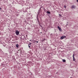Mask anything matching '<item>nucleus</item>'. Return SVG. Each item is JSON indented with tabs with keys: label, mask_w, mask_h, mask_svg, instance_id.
I'll use <instances>...</instances> for the list:
<instances>
[{
	"label": "nucleus",
	"mask_w": 78,
	"mask_h": 78,
	"mask_svg": "<svg viewBox=\"0 0 78 78\" xmlns=\"http://www.w3.org/2000/svg\"><path fill=\"white\" fill-rule=\"evenodd\" d=\"M14 48H10L9 49V53H12V51H14Z\"/></svg>",
	"instance_id": "nucleus-1"
},
{
	"label": "nucleus",
	"mask_w": 78,
	"mask_h": 78,
	"mask_svg": "<svg viewBox=\"0 0 78 78\" xmlns=\"http://www.w3.org/2000/svg\"><path fill=\"white\" fill-rule=\"evenodd\" d=\"M26 16L27 17H32V15H31V14H27L26 15Z\"/></svg>",
	"instance_id": "nucleus-2"
},
{
	"label": "nucleus",
	"mask_w": 78,
	"mask_h": 78,
	"mask_svg": "<svg viewBox=\"0 0 78 78\" xmlns=\"http://www.w3.org/2000/svg\"><path fill=\"white\" fill-rule=\"evenodd\" d=\"M39 15V13H38V14L37 15V19L39 23V18H38V15Z\"/></svg>",
	"instance_id": "nucleus-3"
},
{
	"label": "nucleus",
	"mask_w": 78,
	"mask_h": 78,
	"mask_svg": "<svg viewBox=\"0 0 78 78\" xmlns=\"http://www.w3.org/2000/svg\"><path fill=\"white\" fill-rule=\"evenodd\" d=\"M15 33L17 36H18L19 34V31H18V30H16L15 32Z\"/></svg>",
	"instance_id": "nucleus-4"
},
{
	"label": "nucleus",
	"mask_w": 78,
	"mask_h": 78,
	"mask_svg": "<svg viewBox=\"0 0 78 78\" xmlns=\"http://www.w3.org/2000/svg\"><path fill=\"white\" fill-rule=\"evenodd\" d=\"M57 28H58V29L59 31H62V29H61V28L59 27V26H58Z\"/></svg>",
	"instance_id": "nucleus-5"
},
{
	"label": "nucleus",
	"mask_w": 78,
	"mask_h": 78,
	"mask_svg": "<svg viewBox=\"0 0 78 78\" xmlns=\"http://www.w3.org/2000/svg\"><path fill=\"white\" fill-rule=\"evenodd\" d=\"M72 8H73V9H75L76 8V6L73 5L71 7Z\"/></svg>",
	"instance_id": "nucleus-6"
},
{
	"label": "nucleus",
	"mask_w": 78,
	"mask_h": 78,
	"mask_svg": "<svg viewBox=\"0 0 78 78\" xmlns=\"http://www.w3.org/2000/svg\"><path fill=\"white\" fill-rule=\"evenodd\" d=\"M66 37V36H63L62 37H61V39H64V38Z\"/></svg>",
	"instance_id": "nucleus-7"
},
{
	"label": "nucleus",
	"mask_w": 78,
	"mask_h": 78,
	"mask_svg": "<svg viewBox=\"0 0 78 78\" xmlns=\"http://www.w3.org/2000/svg\"><path fill=\"white\" fill-rule=\"evenodd\" d=\"M6 47L7 48H8L9 49H10L11 47V46H9V45H7Z\"/></svg>",
	"instance_id": "nucleus-8"
},
{
	"label": "nucleus",
	"mask_w": 78,
	"mask_h": 78,
	"mask_svg": "<svg viewBox=\"0 0 78 78\" xmlns=\"http://www.w3.org/2000/svg\"><path fill=\"white\" fill-rule=\"evenodd\" d=\"M30 18H31L30 17H28L26 18V19L27 21H29V19H30Z\"/></svg>",
	"instance_id": "nucleus-9"
},
{
	"label": "nucleus",
	"mask_w": 78,
	"mask_h": 78,
	"mask_svg": "<svg viewBox=\"0 0 78 78\" xmlns=\"http://www.w3.org/2000/svg\"><path fill=\"white\" fill-rule=\"evenodd\" d=\"M31 45V43H30L29 44H28V47L29 48H30Z\"/></svg>",
	"instance_id": "nucleus-10"
},
{
	"label": "nucleus",
	"mask_w": 78,
	"mask_h": 78,
	"mask_svg": "<svg viewBox=\"0 0 78 78\" xmlns=\"http://www.w3.org/2000/svg\"><path fill=\"white\" fill-rule=\"evenodd\" d=\"M73 61H75V57H74V54H73Z\"/></svg>",
	"instance_id": "nucleus-11"
},
{
	"label": "nucleus",
	"mask_w": 78,
	"mask_h": 78,
	"mask_svg": "<svg viewBox=\"0 0 78 78\" xmlns=\"http://www.w3.org/2000/svg\"><path fill=\"white\" fill-rule=\"evenodd\" d=\"M19 15V12H16V16H18Z\"/></svg>",
	"instance_id": "nucleus-12"
},
{
	"label": "nucleus",
	"mask_w": 78,
	"mask_h": 78,
	"mask_svg": "<svg viewBox=\"0 0 78 78\" xmlns=\"http://www.w3.org/2000/svg\"><path fill=\"white\" fill-rule=\"evenodd\" d=\"M41 9V8H40V10L38 11V14H39V13H40V11Z\"/></svg>",
	"instance_id": "nucleus-13"
},
{
	"label": "nucleus",
	"mask_w": 78,
	"mask_h": 78,
	"mask_svg": "<svg viewBox=\"0 0 78 78\" xmlns=\"http://www.w3.org/2000/svg\"><path fill=\"white\" fill-rule=\"evenodd\" d=\"M39 25L40 27H41V28H43V27H42V25H41L40 23H39Z\"/></svg>",
	"instance_id": "nucleus-14"
},
{
	"label": "nucleus",
	"mask_w": 78,
	"mask_h": 78,
	"mask_svg": "<svg viewBox=\"0 0 78 78\" xmlns=\"http://www.w3.org/2000/svg\"><path fill=\"white\" fill-rule=\"evenodd\" d=\"M62 61L63 62H66V61L65 60V59H62Z\"/></svg>",
	"instance_id": "nucleus-15"
},
{
	"label": "nucleus",
	"mask_w": 78,
	"mask_h": 78,
	"mask_svg": "<svg viewBox=\"0 0 78 78\" xmlns=\"http://www.w3.org/2000/svg\"><path fill=\"white\" fill-rule=\"evenodd\" d=\"M45 41V39H44L43 40H42L41 42H44V41Z\"/></svg>",
	"instance_id": "nucleus-16"
},
{
	"label": "nucleus",
	"mask_w": 78,
	"mask_h": 78,
	"mask_svg": "<svg viewBox=\"0 0 78 78\" xmlns=\"http://www.w3.org/2000/svg\"><path fill=\"white\" fill-rule=\"evenodd\" d=\"M16 47H17V48H19V44H16Z\"/></svg>",
	"instance_id": "nucleus-17"
},
{
	"label": "nucleus",
	"mask_w": 78,
	"mask_h": 78,
	"mask_svg": "<svg viewBox=\"0 0 78 78\" xmlns=\"http://www.w3.org/2000/svg\"><path fill=\"white\" fill-rule=\"evenodd\" d=\"M23 11L24 12H27V10H24Z\"/></svg>",
	"instance_id": "nucleus-18"
},
{
	"label": "nucleus",
	"mask_w": 78,
	"mask_h": 78,
	"mask_svg": "<svg viewBox=\"0 0 78 78\" xmlns=\"http://www.w3.org/2000/svg\"><path fill=\"white\" fill-rule=\"evenodd\" d=\"M47 13H48V14H50V12H49L48 11L47 12Z\"/></svg>",
	"instance_id": "nucleus-19"
},
{
	"label": "nucleus",
	"mask_w": 78,
	"mask_h": 78,
	"mask_svg": "<svg viewBox=\"0 0 78 78\" xmlns=\"http://www.w3.org/2000/svg\"><path fill=\"white\" fill-rule=\"evenodd\" d=\"M10 12H12V11L11 10H10Z\"/></svg>",
	"instance_id": "nucleus-20"
},
{
	"label": "nucleus",
	"mask_w": 78,
	"mask_h": 78,
	"mask_svg": "<svg viewBox=\"0 0 78 78\" xmlns=\"http://www.w3.org/2000/svg\"><path fill=\"white\" fill-rule=\"evenodd\" d=\"M52 35H53L52 34H50L51 36H52Z\"/></svg>",
	"instance_id": "nucleus-21"
},
{
	"label": "nucleus",
	"mask_w": 78,
	"mask_h": 78,
	"mask_svg": "<svg viewBox=\"0 0 78 78\" xmlns=\"http://www.w3.org/2000/svg\"><path fill=\"white\" fill-rule=\"evenodd\" d=\"M3 64V65H2V66H3V67H4V66H5V65H4V64Z\"/></svg>",
	"instance_id": "nucleus-22"
},
{
	"label": "nucleus",
	"mask_w": 78,
	"mask_h": 78,
	"mask_svg": "<svg viewBox=\"0 0 78 78\" xmlns=\"http://www.w3.org/2000/svg\"><path fill=\"white\" fill-rule=\"evenodd\" d=\"M36 42V41L34 40V43H35V42Z\"/></svg>",
	"instance_id": "nucleus-23"
},
{
	"label": "nucleus",
	"mask_w": 78,
	"mask_h": 78,
	"mask_svg": "<svg viewBox=\"0 0 78 78\" xmlns=\"http://www.w3.org/2000/svg\"><path fill=\"white\" fill-rule=\"evenodd\" d=\"M59 16H61V14H59Z\"/></svg>",
	"instance_id": "nucleus-24"
},
{
	"label": "nucleus",
	"mask_w": 78,
	"mask_h": 78,
	"mask_svg": "<svg viewBox=\"0 0 78 78\" xmlns=\"http://www.w3.org/2000/svg\"><path fill=\"white\" fill-rule=\"evenodd\" d=\"M2 9V8L0 7V10H1Z\"/></svg>",
	"instance_id": "nucleus-25"
},
{
	"label": "nucleus",
	"mask_w": 78,
	"mask_h": 78,
	"mask_svg": "<svg viewBox=\"0 0 78 78\" xmlns=\"http://www.w3.org/2000/svg\"><path fill=\"white\" fill-rule=\"evenodd\" d=\"M36 42H37V43H38V41H36Z\"/></svg>",
	"instance_id": "nucleus-26"
},
{
	"label": "nucleus",
	"mask_w": 78,
	"mask_h": 78,
	"mask_svg": "<svg viewBox=\"0 0 78 78\" xmlns=\"http://www.w3.org/2000/svg\"><path fill=\"white\" fill-rule=\"evenodd\" d=\"M64 8H66V6H64Z\"/></svg>",
	"instance_id": "nucleus-27"
},
{
	"label": "nucleus",
	"mask_w": 78,
	"mask_h": 78,
	"mask_svg": "<svg viewBox=\"0 0 78 78\" xmlns=\"http://www.w3.org/2000/svg\"><path fill=\"white\" fill-rule=\"evenodd\" d=\"M77 2H78V0H77Z\"/></svg>",
	"instance_id": "nucleus-28"
},
{
	"label": "nucleus",
	"mask_w": 78,
	"mask_h": 78,
	"mask_svg": "<svg viewBox=\"0 0 78 78\" xmlns=\"http://www.w3.org/2000/svg\"><path fill=\"white\" fill-rule=\"evenodd\" d=\"M30 41H31V40H30Z\"/></svg>",
	"instance_id": "nucleus-29"
},
{
	"label": "nucleus",
	"mask_w": 78,
	"mask_h": 78,
	"mask_svg": "<svg viewBox=\"0 0 78 78\" xmlns=\"http://www.w3.org/2000/svg\"><path fill=\"white\" fill-rule=\"evenodd\" d=\"M66 25H67V24L66 25Z\"/></svg>",
	"instance_id": "nucleus-30"
}]
</instances>
